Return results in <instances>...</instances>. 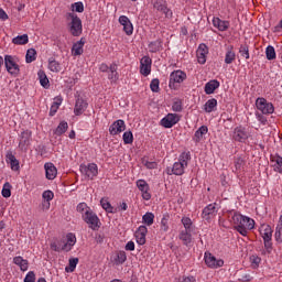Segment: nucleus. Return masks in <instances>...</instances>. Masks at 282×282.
<instances>
[{"label": "nucleus", "instance_id": "obj_1", "mask_svg": "<svg viewBox=\"0 0 282 282\" xmlns=\"http://www.w3.org/2000/svg\"><path fill=\"white\" fill-rule=\"evenodd\" d=\"M231 217V218H230ZM230 224H232L235 230L242 237L248 236L249 230L254 228V219L243 216L237 212H229Z\"/></svg>", "mask_w": 282, "mask_h": 282}, {"label": "nucleus", "instance_id": "obj_2", "mask_svg": "<svg viewBox=\"0 0 282 282\" xmlns=\"http://www.w3.org/2000/svg\"><path fill=\"white\" fill-rule=\"evenodd\" d=\"M188 162H191V152L181 153L178 161L173 164L172 169H167V175H182L188 169Z\"/></svg>", "mask_w": 282, "mask_h": 282}, {"label": "nucleus", "instance_id": "obj_3", "mask_svg": "<svg viewBox=\"0 0 282 282\" xmlns=\"http://www.w3.org/2000/svg\"><path fill=\"white\" fill-rule=\"evenodd\" d=\"M66 21H68L69 32L73 36H80L83 34V21L76 13H67Z\"/></svg>", "mask_w": 282, "mask_h": 282}, {"label": "nucleus", "instance_id": "obj_4", "mask_svg": "<svg viewBox=\"0 0 282 282\" xmlns=\"http://www.w3.org/2000/svg\"><path fill=\"white\" fill-rule=\"evenodd\" d=\"M250 138H252V133H250V130L243 126H237L231 133L234 142H240L242 144H246Z\"/></svg>", "mask_w": 282, "mask_h": 282}, {"label": "nucleus", "instance_id": "obj_5", "mask_svg": "<svg viewBox=\"0 0 282 282\" xmlns=\"http://www.w3.org/2000/svg\"><path fill=\"white\" fill-rule=\"evenodd\" d=\"M4 67L11 76H19L21 68L19 66V58L12 55H4Z\"/></svg>", "mask_w": 282, "mask_h": 282}, {"label": "nucleus", "instance_id": "obj_6", "mask_svg": "<svg viewBox=\"0 0 282 282\" xmlns=\"http://www.w3.org/2000/svg\"><path fill=\"white\" fill-rule=\"evenodd\" d=\"M82 218L85 224L88 225V228H90V230H99L100 226H102V224L100 223V218H98V215H96V213L91 210H87L86 213H84L82 215Z\"/></svg>", "mask_w": 282, "mask_h": 282}, {"label": "nucleus", "instance_id": "obj_7", "mask_svg": "<svg viewBox=\"0 0 282 282\" xmlns=\"http://www.w3.org/2000/svg\"><path fill=\"white\" fill-rule=\"evenodd\" d=\"M256 108L264 116H271V113H274V105L263 97H258L256 99Z\"/></svg>", "mask_w": 282, "mask_h": 282}, {"label": "nucleus", "instance_id": "obj_8", "mask_svg": "<svg viewBox=\"0 0 282 282\" xmlns=\"http://www.w3.org/2000/svg\"><path fill=\"white\" fill-rule=\"evenodd\" d=\"M182 117L177 113H167L164 118L161 119L160 124L164 129H173L177 122H180Z\"/></svg>", "mask_w": 282, "mask_h": 282}, {"label": "nucleus", "instance_id": "obj_9", "mask_svg": "<svg viewBox=\"0 0 282 282\" xmlns=\"http://www.w3.org/2000/svg\"><path fill=\"white\" fill-rule=\"evenodd\" d=\"M152 65H153V59H151L149 55L143 56L140 59V67H139V72L141 76H145V77L150 76Z\"/></svg>", "mask_w": 282, "mask_h": 282}, {"label": "nucleus", "instance_id": "obj_10", "mask_svg": "<svg viewBox=\"0 0 282 282\" xmlns=\"http://www.w3.org/2000/svg\"><path fill=\"white\" fill-rule=\"evenodd\" d=\"M204 260L206 265L208 268H212V270H217V268H224V260L217 259L212 253L205 252Z\"/></svg>", "mask_w": 282, "mask_h": 282}, {"label": "nucleus", "instance_id": "obj_11", "mask_svg": "<svg viewBox=\"0 0 282 282\" xmlns=\"http://www.w3.org/2000/svg\"><path fill=\"white\" fill-rule=\"evenodd\" d=\"M80 173L86 175L88 180H94L98 175V165L89 163L88 165H80Z\"/></svg>", "mask_w": 282, "mask_h": 282}, {"label": "nucleus", "instance_id": "obj_12", "mask_svg": "<svg viewBox=\"0 0 282 282\" xmlns=\"http://www.w3.org/2000/svg\"><path fill=\"white\" fill-rule=\"evenodd\" d=\"M186 79V74L182 69L173 70L170 74V82L169 86L170 87H175V84H182L183 80Z\"/></svg>", "mask_w": 282, "mask_h": 282}, {"label": "nucleus", "instance_id": "obj_13", "mask_svg": "<svg viewBox=\"0 0 282 282\" xmlns=\"http://www.w3.org/2000/svg\"><path fill=\"white\" fill-rule=\"evenodd\" d=\"M135 184L141 193L142 199L149 202V199H151V188L149 187V183H147L144 180H138Z\"/></svg>", "mask_w": 282, "mask_h": 282}, {"label": "nucleus", "instance_id": "obj_14", "mask_svg": "<svg viewBox=\"0 0 282 282\" xmlns=\"http://www.w3.org/2000/svg\"><path fill=\"white\" fill-rule=\"evenodd\" d=\"M127 129V124L124 123V120L118 119L115 122L111 123L109 127V133L110 135H119V133H122Z\"/></svg>", "mask_w": 282, "mask_h": 282}, {"label": "nucleus", "instance_id": "obj_15", "mask_svg": "<svg viewBox=\"0 0 282 282\" xmlns=\"http://www.w3.org/2000/svg\"><path fill=\"white\" fill-rule=\"evenodd\" d=\"M149 232V229L147 228V226L141 225L139 226V228L137 229L134 237L137 240V243L139 246H144L147 243V234Z\"/></svg>", "mask_w": 282, "mask_h": 282}, {"label": "nucleus", "instance_id": "obj_16", "mask_svg": "<svg viewBox=\"0 0 282 282\" xmlns=\"http://www.w3.org/2000/svg\"><path fill=\"white\" fill-rule=\"evenodd\" d=\"M87 107H89L87 100L83 99V97H77L74 107L75 116H83V113L87 111Z\"/></svg>", "mask_w": 282, "mask_h": 282}, {"label": "nucleus", "instance_id": "obj_17", "mask_svg": "<svg viewBox=\"0 0 282 282\" xmlns=\"http://www.w3.org/2000/svg\"><path fill=\"white\" fill-rule=\"evenodd\" d=\"M119 23L120 25H122L123 32L127 34V36H131V34H133V23H131V20H129V17L120 15Z\"/></svg>", "mask_w": 282, "mask_h": 282}, {"label": "nucleus", "instance_id": "obj_18", "mask_svg": "<svg viewBox=\"0 0 282 282\" xmlns=\"http://www.w3.org/2000/svg\"><path fill=\"white\" fill-rule=\"evenodd\" d=\"M217 204H209L207 205L202 213L203 219H206V221H209V219H213L215 215H217Z\"/></svg>", "mask_w": 282, "mask_h": 282}, {"label": "nucleus", "instance_id": "obj_19", "mask_svg": "<svg viewBox=\"0 0 282 282\" xmlns=\"http://www.w3.org/2000/svg\"><path fill=\"white\" fill-rule=\"evenodd\" d=\"M44 170L46 180H56V176L58 175V170L56 169V165H54V163H45Z\"/></svg>", "mask_w": 282, "mask_h": 282}, {"label": "nucleus", "instance_id": "obj_20", "mask_svg": "<svg viewBox=\"0 0 282 282\" xmlns=\"http://www.w3.org/2000/svg\"><path fill=\"white\" fill-rule=\"evenodd\" d=\"M197 62L200 65L206 63V56H208V46L206 44H199L196 51Z\"/></svg>", "mask_w": 282, "mask_h": 282}, {"label": "nucleus", "instance_id": "obj_21", "mask_svg": "<svg viewBox=\"0 0 282 282\" xmlns=\"http://www.w3.org/2000/svg\"><path fill=\"white\" fill-rule=\"evenodd\" d=\"M259 230L264 243H268L272 239V227L270 225H261Z\"/></svg>", "mask_w": 282, "mask_h": 282}, {"label": "nucleus", "instance_id": "obj_22", "mask_svg": "<svg viewBox=\"0 0 282 282\" xmlns=\"http://www.w3.org/2000/svg\"><path fill=\"white\" fill-rule=\"evenodd\" d=\"M13 263L20 268L21 272H28L30 268V262L26 259H23L21 256L14 257Z\"/></svg>", "mask_w": 282, "mask_h": 282}, {"label": "nucleus", "instance_id": "obj_23", "mask_svg": "<svg viewBox=\"0 0 282 282\" xmlns=\"http://www.w3.org/2000/svg\"><path fill=\"white\" fill-rule=\"evenodd\" d=\"M30 138H32V131L25 130L20 135L19 148L23 151L30 144Z\"/></svg>", "mask_w": 282, "mask_h": 282}, {"label": "nucleus", "instance_id": "obj_24", "mask_svg": "<svg viewBox=\"0 0 282 282\" xmlns=\"http://www.w3.org/2000/svg\"><path fill=\"white\" fill-rule=\"evenodd\" d=\"M193 231L181 230L178 234V239L183 242L184 246H191L193 243Z\"/></svg>", "mask_w": 282, "mask_h": 282}, {"label": "nucleus", "instance_id": "obj_25", "mask_svg": "<svg viewBox=\"0 0 282 282\" xmlns=\"http://www.w3.org/2000/svg\"><path fill=\"white\" fill-rule=\"evenodd\" d=\"M213 25H214V28H217V30H219V32H226V30H228V28H230V22L226 21V20H221L219 18H214Z\"/></svg>", "mask_w": 282, "mask_h": 282}, {"label": "nucleus", "instance_id": "obj_26", "mask_svg": "<svg viewBox=\"0 0 282 282\" xmlns=\"http://www.w3.org/2000/svg\"><path fill=\"white\" fill-rule=\"evenodd\" d=\"M85 47V40L84 39H80L79 41L75 42L73 44V47H72V55L73 56H80L83 55V52H84V48Z\"/></svg>", "mask_w": 282, "mask_h": 282}, {"label": "nucleus", "instance_id": "obj_27", "mask_svg": "<svg viewBox=\"0 0 282 282\" xmlns=\"http://www.w3.org/2000/svg\"><path fill=\"white\" fill-rule=\"evenodd\" d=\"M74 246H76V235L67 234L66 243L63 245L62 249L65 252H69V250H72V248H74Z\"/></svg>", "mask_w": 282, "mask_h": 282}, {"label": "nucleus", "instance_id": "obj_28", "mask_svg": "<svg viewBox=\"0 0 282 282\" xmlns=\"http://www.w3.org/2000/svg\"><path fill=\"white\" fill-rule=\"evenodd\" d=\"M219 80L217 79H212L205 85V94L207 96H210V94H215L216 89H219Z\"/></svg>", "mask_w": 282, "mask_h": 282}, {"label": "nucleus", "instance_id": "obj_29", "mask_svg": "<svg viewBox=\"0 0 282 282\" xmlns=\"http://www.w3.org/2000/svg\"><path fill=\"white\" fill-rule=\"evenodd\" d=\"M47 67L50 72H53V74H58L63 69V65H61L58 61L54 59V57L48 58Z\"/></svg>", "mask_w": 282, "mask_h": 282}, {"label": "nucleus", "instance_id": "obj_30", "mask_svg": "<svg viewBox=\"0 0 282 282\" xmlns=\"http://www.w3.org/2000/svg\"><path fill=\"white\" fill-rule=\"evenodd\" d=\"M206 133H208V127L206 126H202L199 127L193 137V140L197 143V142H202V140H204V135H206Z\"/></svg>", "mask_w": 282, "mask_h": 282}, {"label": "nucleus", "instance_id": "obj_31", "mask_svg": "<svg viewBox=\"0 0 282 282\" xmlns=\"http://www.w3.org/2000/svg\"><path fill=\"white\" fill-rule=\"evenodd\" d=\"M237 61V53H235V50L232 46L228 47L225 54V63L226 65H232Z\"/></svg>", "mask_w": 282, "mask_h": 282}, {"label": "nucleus", "instance_id": "obj_32", "mask_svg": "<svg viewBox=\"0 0 282 282\" xmlns=\"http://www.w3.org/2000/svg\"><path fill=\"white\" fill-rule=\"evenodd\" d=\"M205 113H213L217 110V99L212 98L207 100L203 107Z\"/></svg>", "mask_w": 282, "mask_h": 282}, {"label": "nucleus", "instance_id": "obj_33", "mask_svg": "<svg viewBox=\"0 0 282 282\" xmlns=\"http://www.w3.org/2000/svg\"><path fill=\"white\" fill-rule=\"evenodd\" d=\"M7 162H9L11 170L12 171H19L20 165H19V160H17V156L12 154V152H8L7 155Z\"/></svg>", "mask_w": 282, "mask_h": 282}, {"label": "nucleus", "instance_id": "obj_34", "mask_svg": "<svg viewBox=\"0 0 282 282\" xmlns=\"http://www.w3.org/2000/svg\"><path fill=\"white\" fill-rule=\"evenodd\" d=\"M61 105H63V97L57 96L53 99V104L50 109V116H56V111H58Z\"/></svg>", "mask_w": 282, "mask_h": 282}, {"label": "nucleus", "instance_id": "obj_35", "mask_svg": "<svg viewBox=\"0 0 282 282\" xmlns=\"http://www.w3.org/2000/svg\"><path fill=\"white\" fill-rule=\"evenodd\" d=\"M108 78L110 80V83H118V66L116 64H111L109 66V74H108Z\"/></svg>", "mask_w": 282, "mask_h": 282}, {"label": "nucleus", "instance_id": "obj_36", "mask_svg": "<svg viewBox=\"0 0 282 282\" xmlns=\"http://www.w3.org/2000/svg\"><path fill=\"white\" fill-rule=\"evenodd\" d=\"M13 45H28L30 43V37L28 34L18 35L12 39Z\"/></svg>", "mask_w": 282, "mask_h": 282}, {"label": "nucleus", "instance_id": "obj_37", "mask_svg": "<svg viewBox=\"0 0 282 282\" xmlns=\"http://www.w3.org/2000/svg\"><path fill=\"white\" fill-rule=\"evenodd\" d=\"M40 85L44 87V89H50V79L47 78V75L45 74L44 70H39L37 72Z\"/></svg>", "mask_w": 282, "mask_h": 282}, {"label": "nucleus", "instance_id": "obj_38", "mask_svg": "<svg viewBox=\"0 0 282 282\" xmlns=\"http://www.w3.org/2000/svg\"><path fill=\"white\" fill-rule=\"evenodd\" d=\"M154 221H155V215L151 212H147L142 216V224H144V226H153Z\"/></svg>", "mask_w": 282, "mask_h": 282}, {"label": "nucleus", "instance_id": "obj_39", "mask_svg": "<svg viewBox=\"0 0 282 282\" xmlns=\"http://www.w3.org/2000/svg\"><path fill=\"white\" fill-rule=\"evenodd\" d=\"M148 50L152 54L160 52V50H162V41L156 40V41L150 42L148 45Z\"/></svg>", "mask_w": 282, "mask_h": 282}, {"label": "nucleus", "instance_id": "obj_40", "mask_svg": "<svg viewBox=\"0 0 282 282\" xmlns=\"http://www.w3.org/2000/svg\"><path fill=\"white\" fill-rule=\"evenodd\" d=\"M271 162H273V169L276 173H282V156L275 155L272 156Z\"/></svg>", "mask_w": 282, "mask_h": 282}, {"label": "nucleus", "instance_id": "obj_41", "mask_svg": "<svg viewBox=\"0 0 282 282\" xmlns=\"http://www.w3.org/2000/svg\"><path fill=\"white\" fill-rule=\"evenodd\" d=\"M245 166H246V161H243V159L238 158L235 160V173L239 174L242 173V171H245Z\"/></svg>", "mask_w": 282, "mask_h": 282}, {"label": "nucleus", "instance_id": "obj_42", "mask_svg": "<svg viewBox=\"0 0 282 282\" xmlns=\"http://www.w3.org/2000/svg\"><path fill=\"white\" fill-rule=\"evenodd\" d=\"M67 129H69V124L67 123V121H62L55 129L54 133L55 135H63V133H65Z\"/></svg>", "mask_w": 282, "mask_h": 282}, {"label": "nucleus", "instance_id": "obj_43", "mask_svg": "<svg viewBox=\"0 0 282 282\" xmlns=\"http://www.w3.org/2000/svg\"><path fill=\"white\" fill-rule=\"evenodd\" d=\"M181 224L183 225V230L193 231V220L188 216H184L181 219Z\"/></svg>", "mask_w": 282, "mask_h": 282}, {"label": "nucleus", "instance_id": "obj_44", "mask_svg": "<svg viewBox=\"0 0 282 282\" xmlns=\"http://www.w3.org/2000/svg\"><path fill=\"white\" fill-rule=\"evenodd\" d=\"M127 261V252L118 251L115 258L116 265H122Z\"/></svg>", "mask_w": 282, "mask_h": 282}, {"label": "nucleus", "instance_id": "obj_45", "mask_svg": "<svg viewBox=\"0 0 282 282\" xmlns=\"http://www.w3.org/2000/svg\"><path fill=\"white\" fill-rule=\"evenodd\" d=\"M275 240L279 243L282 242V215L280 216L279 223L275 228Z\"/></svg>", "mask_w": 282, "mask_h": 282}, {"label": "nucleus", "instance_id": "obj_46", "mask_svg": "<svg viewBox=\"0 0 282 282\" xmlns=\"http://www.w3.org/2000/svg\"><path fill=\"white\" fill-rule=\"evenodd\" d=\"M36 61V50L29 48L25 55V63H34Z\"/></svg>", "mask_w": 282, "mask_h": 282}, {"label": "nucleus", "instance_id": "obj_47", "mask_svg": "<svg viewBox=\"0 0 282 282\" xmlns=\"http://www.w3.org/2000/svg\"><path fill=\"white\" fill-rule=\"evenodd\" d=\"M265 56L268 61H274V58H276V51L274 50V46L272 45L267 46Z\"/></svg>", "mask_w": 282, "mask_h": 282}, {"label": "nucleus", "instance_id": "obj_48", "mask_svg": "<svg viewBox=\"0 0 282 282\" xmlns=\"http://www.w3.org/2000/svg\"><path fill=\"white\" fill-rule=\"evenodd\" d=\"M249 261H250L251 268L253 270H257V268H259V265H261V258L257 254L250 256Z\"/></svg>", "mask_w": 282, "mask_h": 282}, {"label": "nucleus", "instance_id": "obj_49", "mask_svg": "<svg viewBox=\"0 0 282 282\" xmlns=\"http://www.w3.org/2000/svg\"><path fill=\"white\" fill-rule=\"evenodd\" d=\"M2 197H11L12 196V185L10 183H4L2 187Z\"/></svg>", "mask_w": 282, "mask_h": 282}, {"label": "nucleus", "instance_id": "obj_50", "mask_svg": "<svg viewBox=\"0 0 282 282\" xmlns=\"http://www.w3.org/2000/svg\"><path fill=\"white\" fill-rule=\"evenodd\" d=\"M100 205L106 210V213H113V206H111V203L107 198L100 199Z\"/></svg>", "mask_w": 282, "mask_h": 282}, {"label": "nucleus", "instance_id": "obj_51", "mask_svg": "<svg viewBox=\"0 0 282 282\" xmlns=\"http://www.w3.org/2000/svg\"><path fill=\"white\" fill-rule=\"evenodd\" d=\"M76 265H78V258L69 259L68 267L65 268V272H74V270H76Z\"/></svg>", "mask_w": 282, "mask_h": 282}, {"label": "nucleus", "instance_id": "obj_52", "mask_svg": "<svg viewBox=\"0 0 282 282\" xmlns=\"http://www.w3.org/2000/svg\"><path fill=\"white\" fill-rule=\"evenodd\" d=\"M122 140L124 144H133V132L126 131L122 135Z\"/></svg>", "mask_w": 282, "mask_h": 282}, {"label": "nucleus", "instance_id": "obj_53", "mask_svg": "<svg viewBox=\"0 0 282 282\" xmlns=\"http://www.w3.org/2000/svg\"><path fill=\"white\" fill-rule=\"evenodd\" d=\"M70 8L73 12H85V4H83V2H75Z\"/></svg>", "mask_w": 282, "mask_h": 282}, {"label": "nucleus", "instance_id": "obj_54", "mask_svg": "<svg viewBox=\"0 0 282 282\" xmlns=\"http://www.w3.org/2000/svg\"><path fill=\"white\" fill-rule=\"evenodd\" d=\"M150 89L154 94H158V91H160V79H158V78L152 79V82L150 84Z\"/></svg>", "mask_w": 282, "mask_h": 282}, {"label": "nucleus", "instance_id": "obj_55", "mask_svg": "<svg viewBox=\"0 0 282 282\" xmlns=\"http://www.w3.org/2000/svg\"><path fill=\"white\" fill-rule=\"evenodd\" d=\"M42 197L44 199V202H52V199H54V192L47 189L44 191L42 194Z\"/></svg>", "mask_w": 282, "mask_h": 282}, {"label": "nucleus", "instance_id": "obj_56", "mask_svg": "<svg viewBox=\"0 0 282 282\" xmlns=\"http://www.w3.org/2000/svg\"><path fill=\"white\" fill-rule=\"evenodd\" d=\"M24 282H36V273L29 271L24 278Z\"/></svg>", "mask_w": 282, "mask_h": 282}, {"label": "nucleus", "instance_id": "obj_57", "mask_svg": "<svg viewBox=\"0 0 282 282\" xmlns=\"http://www.w3.org/2000/svg\"><path fill=\"white\" fill-rule=\"evenodd\" d=\"M256 118L258 122H260V124H268V118H265V116L262 112H256Z\"/></svg>", "mask_w": 282, "mask_h": 282}, {"label": "nucleus", "instance_id": "obj_58", "mask_svg": "<svg viewBox=\"0 0 282 282\" xmlns=\"http://www.w3.org/2000/svg\"><path fill=\"white\" fill-rule=\"evenodd\" d=\"M87 210H91L89 208V206H87V203H79L77 205V213H84V215H85V213H87Z\"/></svg>", "mask_w": 282, "mask_h": 282}, {"label": "nucleus", "instance_id": "obj_59", "mask_svg": "<svg viewBox=\"0 0 282 282\" xmlns=\"http://www.w3.org/2000/svg\"><path fill=\"white\" fill-rule=\"evenodd\" d=\"M161 230H163V232H169V218L167 217H163L161 219Z\"/></svg>", "mask_w": 282, "mask_h": 282}, {"label": "nucleus", "instance_id": "obj_60", "mask_svg": "<svg viewBox=\"0 0 282 282\" xmlns=\"http://www.w3.org/2000/svg\"><path fill=\"white\" fill-rule=\"evenodd\" d=\"M183 107H182V101H174L172 104V111H175L176 113H180V111H182Z\"/></svg>", "mask_w": 282, "mask_h": 282}, {"label": "nucleus", "instance_id": "obj_61", "mask_svg": "<svg viewBox=\"0 0 282 282\" xmlns=\"http://www.w3.org/2000/svg\"><path fill=\"white\" fill-rule=\"evenodd\" d=\"M241 56H243L245 58H250V51L248 48V46H241L239 50Z\"/></svg>", "mask_w": 282, "mask_h": 282}, {"label": "nucleus", "instance_id": "obj_62", "mask_svg": "<svg viewBox=\"0 0 282 282\" xmlns=\"http://www.w3.org/2000/svg\"><path fill=\"white\" fill-rule=\"evenodd\" d=\"M51 249H53L54 252H61V250H63V246L58 242H52Z\"/></svg>", "mask_w": 282, "mask_h": 282}, {"label": "nucleus", "instance_id": "obj_63", "mask_svg": "<svg viewBox=\"0 0 282 282\" xmlns=\"http://www.w3.org/2000/svg\"><path fill=\"white\" fill-rule=\"evenodd\" d=\"M126 250H128L129 252H133V250H135V242L128 241L126 245Z\"/></svg>", "mask_w": 282, "mask_h": 282}, {"label": "nucleus", "instance_id": "obj_64", "mask_svg": "<svg viewBox=\"0 0 282 282\" xmlns=\"http://www.w3.org/2000/svg\"><path fill=\"white\" fill-rule=\"evenodd\" d=\"M147 169H158V162H147L145 163Z\"/></svg>", "mask_w": 282, "mask_h": 282}]
</instances>
